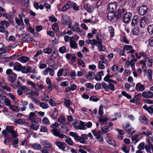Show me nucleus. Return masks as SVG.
Listing matches in <instances>:
<instances>
[{
  "mask_svg": "<svg viewBox=\"0 0 153 153\" xmlns=\"http://www.w3.org/2000/svg\"><path fill=\"white\" fill-rule=\"evenodd\" d=\"M69 134L70 135L74 137L75 140L82 143H85L86 141L85 139H87L88 138L87 135L85 134H82L81 135V137H80L78 136L76 133L70 132Z\"/></svg>",
  "mask_w": 153,
  "mask_h": 153,
  "instance_id": "obj_1",
  "label": "nucleus"
},
{
  "mask_svg": "<svg viewBox=\"0 0 153 153\" xmlns=\"http://www.w3.org/2000/svg\"><path fill=\"white\" fill-rule=\"evenodd\" d=\"M51 132L55 136L58 137L60 138H66L67 137L63 134L60 133L59 130L58 129H52L51 130Z\"/></svg>",
  "mask_w": 153,
  "mask_h": 153,
  "instance_id": "obj_2",
  "label": "nucleus"
},
{
  "mask_svg": "<svg viewBox=\"0 0 153 153\" xmlns=\"http://www.w3.org/2000/svg\"><path fill=\"white\" fill-rule=\"evenodd\" d=\"M61 21L62 24L65 25H68L70 24L69 17L66 15H62Z\"/></svg>",
  "mask_w": 153,
  "mask_h": 153,
  "instance_id": "obj_3",
  "label": "nucleus"
},
{
  "mask_svg": "<svg viewBox=\"0 0 153 153\" xmlns=\"http://www.w3.org/2000/svg\"><path fill=\"white\" fill-rule=\"evenodd\" d=\"M116 6L117 3L116 2L110 3L108 6V10L110 12H114L116 9Z\"/></svg>",
  "mask_w": 153,
  "mask_h": 153,
  "instance_id": "obj_4",
  "label": "nucleus"
},
{
  "mask_svg": "<svg viewBox=\"0 0 153 153\" xmlns=\"http://www.w3.org/2000/svg\"><path fill=\"white\" fill-rule=\"evenodd\" d=\"M132 14L130 13H127L123 17V22L125 23H128L131 20Z\"/></svg>",
  "mask_w": 153,
  "mask_h": 153,
  "instance_id": "obj_5",
  "label": "nucleus"
},
{
  "mask_svg": "<svg viewBox=\"0 0 153 153\" xmlns=\"http://www.w3.org/2000/svg\"><path fill=\"white\" fill-rule=\"evenodd\" d=\"M148 10V8L146 6L143 5L140 7L139 9V13L142 15L146 14Z\"/></svg>",
  "mask_w": 153,
  "mask_h": 153,
  "instance_id": "obj_6",
  "label": "nucleus"
},
{
  "mask_svg": "<svg viewBox=\"0 0 153 153\" xmlns=\"http://www.w3.org/2000/svg\"><path fill=\"white\" fill-rule=\"evenodd\" d=\"M70 45L71 48L75 49L77 48V45L75 41L74 38L73 37L71 38L70 40Z\"/></svg>",
  "mask_w": 153,
  "mask_h": 153,
  "instance_id": "obj_7",
  "label": "nucleus"
},
{
  "mask_svg": "<svg viewBox=\"0 0 153 153\" xmlns=\"http://www.w3.org/2000/svg\"><path fill=\"white\" fill-rule=\"evenodd\" d=\"M142 95L145 98L153 97V93L150 91H144L142 93Z\"/></svg>",
  "mask_w": 153,
  "mask_h": 153,
  "instance_id": "obj_8",
  "label": "nucleus"
},
{
  "mask_svg": "<svg viewBox=\"0 0 153 153\" xmlns=\"http://www.w3.org/2000/svg\"><path fill=\"white\" fill-rule=\"evenodd\" d=\"M36 115L33 112H30L29 115L28 119L32 123H36Z\"/></svg>",
  "mask_w": 153,
  "mask_h": 153,
  "instance_id": "obj_9",
  "label": "nucleus"
},
{
  "mask_svg": "<svg viewBox=\"0 0 153 153\" xmlns=\"http://www.w3.org/2000/svg\"><path fill=\"white\" fill-rule=\"evenodd\" d=\"M83 7L89 13L92 12L94 10V8L93 6H90L87 3L84 4Z\"/></svg>",
  "mask_w": 153,
  "mask_h": 153,
  "instance_id": "obj_10",
  "label": "nucleus"
},
{
  "mask_svg": "<svg viewBox=\"0 0 153 153\" xmlns=\"http://www.w3.org/2000/svg\"><path fill=\"white\" fill-rule=\"evenodd\" d=\"M55 144L60 149H61L63 151H67V150H65V148L64 146V143L61 142L59 141H56L55 142Z\"/></svg>",
  "mask_w": 153,
  "mask_h": 153,
  "instance_id": "obj_11",
  "label": "nucleus"
},
{
  "mask_svg": "<svg viewBox=\"0 0 153 153\" xmlns=\"http://www.w3.org/2000/svg\"><path fill=\"white\" fill-rule=\"evenodd\" d=\"M21 89L27 94L33 93L32 90L27 88L26 86H22Z\"/></svg>",
  "mask_w": 153,
  "mask_h": 153,
  "instance_id": "obj_12",
  "label": "nucleus"
},
{
  "mask_svg": "<svg viewBox=\"0 0 153 153\" xmlns=\"http://www.w3.org/2000/svg\"><path fill=\"white\" fill-rule=\"evenodd\" d=\"M148 20V19L146 17L144 16L142 17L140 22V27L142 28H144Z\"/></svg>",
  "mask_w": 153,
  "mask_h": 153,
  "instance_id": "obj_13",
  "label": "nucleus"
},
{
  "mask_svg": "<svg viewBox=\"0 0 153 153\" xmlns=\"http://www.w3.org/2000/svg\"><path fill=\"white\" fill-rule=\"evenodd\" d=\"M29 59H30V58L26 56H23L19 58L17 60L22 63H25L27 62Z\"/></svg>",
  "mask_w": 153,
  "mask_h": 153,
  "instance_id": "obj_14",
  "label": "nucleus"
},
{
  "mask_svg": "<svg viewBox=\"0 0 153 153\" xmlns=\"http://www.w3.org/2000/svg\"><path fill=\"white\" fill-rule=\"evenodd\" d=\"M72 7V4L71 2L68 1L67 3L62 8V10L63 11H65L68 9L71 8Z\"/></svg>",
  "mask_w": 153,
  "mask_h": 153,
  "instance_id": "obj_15",
  "label": "nucleus"
},
{
  "mask_svg": "<svg viewBox=\"0 0 153 153\" xmlns=\"http://www.w3.org/2000/svg\"><path fill=\"white\" fill-rule=\"evenodd\" d=\"M104 75L103 71L99 72L95 77V79L97 81H100L102 79V76Z\"/></svg>",
  "mask_w": 153,
  "mask_h": 153,
  "instance_id": "obj_16",
  "label": "nucleus"
},
{
  "mask_svg": "<svg viewBox=\"0 0 153 153\" xmlns=\"http://www.w3.org/2000/svg\"><path fill=\"white\" fill-rule=\"evenodd\" d=\"M106 141L109 144L114 146H115L116 145V142L111 137H108L107 138Z\"/></svg>",
  "mask_w": 153,
  "mask_h": 153,
  "instance_id": "obj_17",
  "label": "nucleus"
},
{
  "mask_svg": "<svg viewBox=\"0 0 153 153\" xmlns=\"http://www.w3.org/2000/svg\"><path fill=\"white\" fill-rule=\"evenodd\" d=\"M139 17L137 15H135L133 17L131 23V25L132 26H135L137 25Z\"/></svg>",
  "mask_w": 153,
  "mask_h": 153,
  "instance_id": "obj_18",
  "label": "nucleus"
},
{
  "mask_svg": "<svg viewBox=\"0 0 153 153\" xmlns=\"http://www.w3.org/2000/svg\"><path fill=\"white\" fill-rule=\"evenodd\" d=\"M12 74L13 75H12L11 76H9L8 78L9 81H10L11 83L14 82L17 77V75L16 74L13 73Z\"/></svg>",
  "mask_w": 153,
  "mask_h": 153,
  "instance_id": "obj_19",
  "label": "nucleus"
},
{
  "mask_svg": "<svg viewBox=\"0 0 153 153\" xmlns=\"http://www.w3.org/2000/svg\"><path fill=\"white\" fill-rule=\"evenodd\" d=\"M10 85L15 89H17L19 88L20 87H22L21 84L19 81H18L16 83L11 84Z\"/></svg>",
  "mask_w": 153,
  "mask_h": 153,
  "instance_id": "obj_20",
  "label": "nucleus"
},
{
  "mask_svg": "<svg viewBox=\"0 0 153 153\" xmlns=\"http://www.w3.org/2000/svg\"><path fill=\"white\" fill-rule=\"evenodd\" d=\"M42 144L45 148H51L52 145L47 140H44L42 142Z\"/></svg>",
  "mask_w": 153,
  "mask_h": 153,
  "instance_id": "obj_21",
  "label": "nucleus"
},
{
  "mask_svg": "<svg viewBox=\"0 0 153 153\" xmlns=\"http://www.w3.org/2000/svg\"><path fill=\"white\" fill-rule=\"evenodd\" d=\"M123 15V12H121L120 9L118 11H117L115 13V17L116 19L117 20L121 18Z\"/></svg>",
  "mask_w": 153,
  "mask_h": 153,
  "instance_id": "obj_22",
  "label": "nucleus"
},
{
  "mask_svg": "<svg viewBox=\"0 0 153 153\" xmlns=\"http://www.w3.org/2000/svg\"><path fill=\"white\" fill-rule=\"evenodd\" d=\"M22 65L18 62L16 63L14 65L13 69L18 71H20Z\"/></svg>",
  "mask_w": 153,
  "mask_h": 153,
  "instance_id": "obj_23",
  "label": "nucleus"
},
{
  "mask_svg": "<svg viewBox=\"0 0 153 153\" xmlns=\"http://www.w3.org/2000/svg\"><path fill=\"white\" fill-rule=\"evenodd\" d=\"M108 120L107 117L105 115L101 116L100 117L98 120L99 122H102L103 123L106 122Z\"/></svg>",
  "mask_w": 153,
  "mask_h": 153,
  "instance_id": "obj_24",
  "label": "nucleus"
},
{
  "mask_svg": "<svg viewBox=\"0 0 153 153\" xmlns=\"http://www.w3.org/2000/svg\"><path fill=\"white\" fill-rule=\"evenodd\" d=\"M80 125L78 126V128L79 129H85L86 128V123L85 122L80 121Z\"/></svg>",
  "mask_w": 153,
  "mask_h": 153,
  "instance_id": "obj_25",
  "label": "nucleus"
},
{
  "mask_svg": "<svg viewBox=\"0 0 153 153\" xmlns=\"http://www.w3.org/2000/svg\"><path fill=\"white\" fill-rule=\"evenodd\" d=\"M94 135L96 137L100 136H102V133L100 131H97L95 130H92V131Z\"/></svg>",
  "mask_w": 153,
  "mask_h": 153,
  "instance_id": "obj_26",
  "label": "nucleus"
},
{
  "mask_svg": "<svg viewBox=\"0 0 153 153\" xmlns=\"http://www.w3.org/2000/svg\"><path fill=\"white\" fill-rule=\"evenodd\" d=\"M94 73L93 72H89L88 75H86V78L89 79H93L94 78Z\"/></svg>",
  "mask_w": 153,
  "mask_h": 153,
  "instance_id": "obj_27",
  "label": "nucleus"
},
{
  "mask_svg": "<svg viewBox=\"0 0 153 153\" xmlns=\"http://www.w3.org/2000/svg\"><path fill=\"white\" fill-rule=\"evenodd\" d=\"M43 51L45 53L50 54L52 52V49L51 48L48 47L44 48L43 50Z\"/></svg>",
  "mask_w": 153,
  "mask_h": 153,
  "instance_id": "obj_28",
  "label": "nucleus"
},
{
  "mask_svg": "<svg viewBox=\"0 0 153 153\" xmlns=\"http://www.w3.org/2000/svg\"><path fill=\"white\" fill-rule=\"evenodd\" d=\"M98 47L99 48L100 50L101 51H105V47L102 45V42L101 41H98Z\"/></svg>",
  "mask_w": 153,
  "mask_h": 153,
  "instance_id": "obj_29",
  "label": "nucleus"
},
{
  "mask_svg": "<svg viewBox=\"0 0 153 153\" xmlns=\"http://www.w3.org/2000/svg\"><path fill=\"white\" fill-rule=\"evenodd\" d=\"M25 121L26 120L25 119H19L15 121V122L16 124H23L25 123Z\"/></svg>",
  "mask_w": 153,
  "mask_h": 153,
  "instance_id": "obj_30",
  "label": "nucleus"
},
{
  "mask_svg": "<svg viewBox=\"0 0 153 153\" xmlns=\"http://www.w3.org/2000/svg\"><path fill=\"white\" fill-rule=\"evenodd\" d=\"M32 147L34 149L36 150H40L42 148L41 145L37 143L33 144L32 146Z\"/></svg>",
  "mask_w": 153,
  "mask_h": 153,
  "instance_id": "obj_31",
  "label": "nucleus"
},
{
  "mask_svg": "<svg viewBox=\"0 0 153 153\" xmlns=\"http://www.w3.org/2000/svg\"><path fill=\"white\" fill-rule=\"evenodd\" d=\"M107 17L109 20H111L115 18V15L113 12H110L108 13Z\"/></svg>",
  "mask_w": 153,
  "mask_h": 153,
  "instance_id": "obj_32",
  "label": "nucleus"
},
{
  "mask_svg": "<svg viewBox=\"0 0 153 153\" xmlns=\"http://www.w3.org/2000/svg\"><path fill=\"white\" fill-rule=\"evenodd\" d=\"M39 105L40 107L43 109H46L48 107V105L44 102H39Z\"/></svg>",
  "mask_w": 153,
  "mask_h": 153,
  "instance_id": "obj_33",
  "label": "nucleus"
},
{
  "mask_svg": "<svg viewBox=\"0 0 153 153\" xmlns=\"http://www.w3.org/2000/svg\"><path fill=\"white\" fill-rule=\"evenodd\" d=\"M99 35H98L97 36V40L96 39H93L92 40V43H91V45H96L97 46H98V41H100L101 40L99 39L98 37Z\"/></svg>",
  "mask_w": 153,
  "mask_h": 153,
  "instance_id": "obj_34",
  "label": "nucleus"
},
{
  "mask_svg": "<svg viewBox=\"0 0 153 153\" xmlns=\"http://www.w3.org/2000/svg\"><path fill=\"white\" fill-rule=\"evenodd\" d=\"M15 22L19 26L23 25L24 24L23 21H22L18 18H15Z\"/></svg>",
  "mask_w": 153,
  "mask_h": 153,
  "instance_id": "obj_35",
  "label": "nucleus"
},
{
  "mask_svg": "<svg viewBox=\"0 0 153 153\" xmlns=\"http://www.w3.org/2000/svg\"><path fill=\"white\" fill-rule=\"evenodd\" d=\"M58 114V111L56 108H54V111L52 114V118L53 119H55Z\"/></svg>",
  "mask_w": 153,
  "mask_h": 153,
  "instance_id": "obj_36",
  "label": "nucleus"
},
{
  "mask_svg": "<svg viewBox=\"0 0 153 153\" xmlns=\"http://www.w3.org/2000/svg\"><path fill=\"white\" fill-rule=\"evenodd\" d=\"M101 130L103 133H106L109 131V128L107 126H105L102 128Z\"/></svg>",
  "mask_w": 153,
  "mask_h": 153,
  "instance_id": "obj_37",
  "label": "nucleus"
},
{
  "mask_svg": "<svg viewBox=\"0 0 153 153\" xmlns=\"http://www.w3.org/2000/svg\"><path fill=\"white\" fill-rule=\"evenodd\" d=\"M10 108L12 111L16 112H18L20 111V109L17 106L14 105H10Z\"/></svg>",
  "mask_w": 153,
  "mask_h": 153,
  "instance_id": "obj_38",
  "label": "nucleus"
},
{
  "mask_svg": "<svg viewBox=\"0 0 153 153\" xmlns=\"http://www.w3.org/2000/svg\"><path fill=\"white\" fill-rule=\"evenodd\" d=\"M0 25H1L0 26H2V25H5L6 27H9V26L10 25V24H9V23L7 22V21H5V20H4V21H2L0 22Z\"/></svg>",
  "mask_w": 153,
  "mask_h": 153,
  "instance_id": "obj_39",
  "label": "nucleus"
},
{
  "mask_svg": "<svg viewBox=\"0 0 153 153\" xmlns=\"http://www.w3.org/2000/svg\"><path fill=\"white\" fill-rule=\"evenodd\" d=\"M53 30L56 32H57L59 30L58 25L56 23H54L52 27Z\"/></svg>",
  "mask_w": 153,
  "mask_h": 153,
  "instance_id": "obj_40",
  "label": "nucleus"
},
{
  "mask_svg": "<svg viewBox=\"0 0 153 153\" xmlns=\"http://www.w3.org/2000/svg\"><path fill=\"white\" fill-rule=\"evenodd\" d=\"M4 16H5L7 19H8L10 18H13L14 16L13 13H10L7 14H5Z\"/></svg>",
  "mask_w": 153,
  "mask_h": 153,
  "instance_id": "obj_41",
  "label": "nucleus"
},
{
  "mask_svg": "<svg viewBox=\"0 0 153 153\" xmlns=\"http://www.w3.org/2000/svg\"><path fill=\"white\" fill-rule=\"evenodd\" d=\"M148 30L149 33L150 34L153 33V25H150L147 28Z\"/></svg>",
  "mask_w": 153,
  "mask_h": 153,
  "instance_id": "obj_42",
  "label": "nucleus"
},
{
  "mask_svg": "<svg viewBox=\"0 0 153 153\" xmlns=\"http://www.w3.org/2000/svg\"><path fill=\"white\" fill-rule=\"evenodd\" d=\"M141 123L147 124L148 123L147 120V117L145 116H143L141 117Z\"/></svg>",
  "mask_w": 153,
  "mask_h": 153,
  "instance_id": "obj_43",
  "label": "nucleus"
},
{
  "mask_svg": "<svg viewBox=\"0 0 153 153\" xmlns=\"http://www.w3.org/2000/svg\"><path fill=\"white\" fill-rule=\"evenodd\" d=\"M46 62L49 66L50 67H52L54 64V61L51 59H49L47 60Z\"/></svg>",
  "mask_w": 153,
  "mask_h": 153,
  "instance_id": "obj_44",
  "label": "nucleus"
},
{
  "mask_svg": "<svg viewBox=\"0 0 153 153\" xmlns=\"http://www.w3.org/2000/svg\"><path fill=\"white\" fill-rule=\"evenodd\" d=\"M147 75L149 79L151 81L152 78V72L151 69L148 70Z\"/></svg>",
  "mask_w": 153,
  "mask_h": 153,
  "instance_id": "obj_45",
  "label": "nucleus"
},
{
  "mask_svg": "<svg viewBox=\"0 0 153 153\" xmlns=\"http://www.w3.org/2000/svg\"><path fill=\"white\" fill-rule=\"evenodd\" d=\"M102 87L105 91H108L109 90V88L107 84L105 82H102L101 84Z\"/></svg>",
  "mask_w": 153,
  "mask_h": 153,
  "instance_id": "obj_46",
  "label": "nucleus"
},
{
  "mask_svg": "<svg viewBox=\"0 0 153 153\" xmlns=\"http://www.w3.org/2000/svg\"><path fill=\"white\" fill-rule=\"evenodd\" d=\"M14 128L13 126H7L6 127V129L8 132L11 133L13 131V130Z\"/></svg>",
  "mask_w": 153,
  "mask_h": 153,
  "instance_id": "obj_47",
  "label": "nucleus"
},
{
  "mask_svg": "<svg viewBox=\"0 0 153 153\" xmlns=\"http://www.w3.org/2000/svg\"><path fill=\"white\" fill-rule=\"evenodd\" d=\"M4 47V44L2 42L0 43V51H2V53H4L6 52V48H5L3 49Z\"/></svg>",
  "mask_w": 153,
  "mask_h": 153,
  "instance_id": "obj_48",
  "label": "nucleus"
},
{
  "mask_svg": "<svg viewBox=\"0 0 153 153\" xmlns=\"http://www.w3.org/2000/svg\"><path fill=\"white\" fill-rule=\"evenodd\" d=\"M65 142L68 145L72 146L73 145L74 142L73 140L70 138H68L65 140Z\"/></svg>",
  "mask_w": 153,
  "mask_h": 153,
  "instance_id": "obj_49",
  "label": "nucleus"
},
{
  "mask_svg": "<svg viewBox=\"0 0 153 153\" xmlns=\"http://www.w3.org/2000/svg\"><path fill=\"white\" fill-rule=\"evenodd\" d=\"M42 121L43 123L46 125H49L50 123L49 120L46 117H44L43 118Z\"/></svg>",
  "mask_w": 153,
  "mask_h": 153,
  "instance_id": "obj_50",
  "label": "nucleus"
},
{
  "mask_svg": "<svg viewBox=\"0 0 153 153\" xmlns=\"http://www.w3.org/2000/svg\"><path fill=\"white\" fill-rule=\"evenodd\" d=\"M77 64L78 65H81L82 67H84L85 66L84 62L81 59L78 60Z\"/></svg>",
  "mask_w": 153,
  "mask_h": 153,
  "instance_id": "obj_51",
  "label": "nucleus"
},
{
  "mask_svg": "<svg viewBox=\"0 0 153 153\" xmlns=\"http://www.w3.org/2000/svg\"><path fill=\"white\" fill-rule=\"evenodd\" d=\"M59 124L57 122H56L53 124H52L51 126L50 127L52 128V129H57V128L58 127Z\"/></svg>",
  "mask_w": 153,
  "mask_h": 153,
  "instance_id": "obj_52",
  "label": "nucleus"
},
{
  "mask_svg": "<svg viewBox=\"0 0 153 153\" xmlns=\"http://www.w3.org/2000/svg\"><path fill=\"white\" fill-rule=\"evenodd\" d=\"M126 131H127V132L128 133V134L130 136H131L134 132L133 129L131 128H128Z\"/></svg>",
  "mask_w": 153,
  "mask_h": 153,
  "instance_id": "obj_53",
  "label": "nucleus"
},
{
  "mask_svg": "<svg viewBox=\"0 0 153 153\" xmlns=\"http://www.w3.org/2000/svg\"><path fill=\"white\" fill-rule=\"evenodd\" d=\"M98 67L101 69H104L105 67L103 63L101 61H100L99 62Z\"/></svg>",
  "mask_w": 153,
  "mask_h": 153,
  "instance_id": "obj_54",
  "label": "nucleus"
},
{
  "mask_svg": "<svg viewBox=\"0 0 153 153\" xmlns=\"http://www.w3.org/2000/svg\"><path fill=\"white\" fill-rule=\"evenodd\" d=\"M29 3V0H22V3L23 5L25 7H27Z\"/></svg>",
  "mask_w": 153,
  "mask_h": 153,
  "instance_id": "obj_55",
  "label": "nucleus"
},
{
  "mask_svg": "<svg viewBox=\"0 0 153 153\" xmlns=\"http://www.w3.org/2000/svg\"><path fill=\"white\" fill-rule=\"evenodd\" d=\"M147 111L150 114H152L153 112V105H151L148 107Z\"/></svg>",
  "mask_w": 153,
  "mask_h": 153,
  "instance_id": "obj_56",
  "label": "nucleus"
},
{
  "mask_svg": "<svg viewBox=\"0 0 153 153\" xmlns=\"http://www.w3.org/2000/svg\"><path fill=\"white\" fill-rule=\"evenodd\" d=\"M21 72L24 74H27V68L25 66H22L21 70Z\"/></svg>",
  "mask_w": 153,
  "mask_h": 153,
  "instance_id": "obj_57",
  "label": "nucleus"
},
{
  "mask_svg": "<svg viewBox=\"0 0 153 153\" xmlns=\"http://www.w3.org/2000/svg\"><path fill=\"white\" fill-rule=\"evenodd\" d=\"M66 50L65 47V46H63L59 48V51L60 53H63L65 52Z\"/></svg>",
  "mask_w": 153,
  "mask_h": 153,
  "instance_id": "obj_58",
  "label": "nucleus"
},
{
  "mask_svg": "<svg viewBox=\"0 0 153 153\" xmlns=\"http://www.w3.org/2000/svg\"><path fill=\"white\" fill-rule=\"evenodd\" d=\"M141 97L142 95L141 94H138L135 96V98L137 102L138 103L140 102V98Z\"/></svg>",
  "mask_w": 153,
  "mask_h": 153,
  "instance_id": "obj_59",
  "label": "nucleus"
},
{
  "mask_svg": "<svg viewBox=\"0 0 153 153\" xmlns=\"http://www.w3.org/2000/svg\"><path fill=\"white\" fill-rule=\"evenodd\" d=\"M139 31V29L137 28L136 27L132 30V32L134 34L137 35Z\"/></svg>",
  "mask_w": 153,
  "mask_h": 153,
  "instance_id": "obj_60",
  "label": "nucleus"
},
{
  "mask_svg": "<svg viewBox=\"0 0 153 153\" xmlns=\"http://www.w3.org/2000/svg\"><path fill=\"white\" fill-rule=\"evenodd\" d=\"M138 137V135L137 134L134 135L131 137V139L133 141H135V143H136L138 142L137 138Z\"/></svg>",
  "mask_w": 153,
  "mask_h": 153,
  "instance_id": "obj_61",
  "label": "nucleus"
},
{
  "mask_svg": "<svg viewBox=\"0 0 153 153\" xmlns=\"http://www.w3.org/2000/svg\"><path fill=\"white\" fill-rule=\"evenodd\" d=\"M65 121V117L63 116H61L58 119V122L62 123L64 122Z\"/></svg>",
  "mask_w": 153,
  "mask_h": 153,
  "instance_id": "obj_62",
  "label": "nucleus"
},
{
  "mask_svg": "<svg viewBox=\"0 0 153 153\" xmlns=\"http://www.w3.org/2000/svg\"><path fill=\"white\" fill-rule=\"evenodd\" d=\"M27 83L28 85H31L33 88H36V85L33 82L31 81H28Z\"/></svg>",
  "mask_w": 153,
  "mask_h": 153,
  "instance_id": "obj_63",
  "label": "nucleus"
},
{
  "mask_svg": "<svg viewBox=\"0 0 153 153\" xmlns=\"http://www.w3.org/2000/svg\"><path fill=\"white\" fill-rule=\"evenodd\" d=\"M89 100L94 102H97L98 100V98L96 96L91 97L90 98Z\"/></svg>",
  "mask_w": 153,
  "mask_h": 153,
  "instance_id": "obj_64",
  "label": "nucleus"
}]
</instances>
